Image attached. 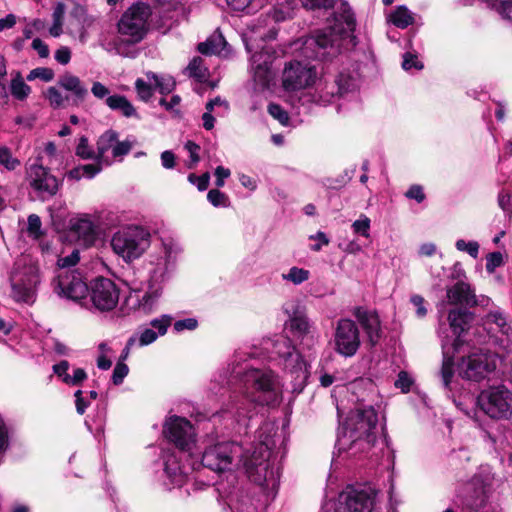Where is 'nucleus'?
<instances>
[{
	"label": "nucleus",
	"instance_id": "obj_1",
	"mask_svg": "<svg viewBox=\"0 0 512 512\" xmlns=\"http://www.w3.org/2000/svg\"><path fill=\"white\" fill-rule=\"evenodd\" d=\"M270 439L260 441L252 453L235 442H221L205 449L202 455V465L215 472L229 470L235 459H239L249 479L260 486L272 487L280 478L279 467L270 465Z\"/></svg>",
	"mask_w": 512,
	"mask_h": 512
},
{
	"label": "nucleus",
	"instance_id": "obj_2",
	"mask_svg": "<svg viewBox=\"0 0 512 512\" xmlns=\"http://www.w3.org/2000/svg\"><path fill=\"white\" fill-rule=\"evenodd\" d=\"M232 374L242 384V395L233 397L227 412L238 424L246 426V420L252 417L256 404L274 405L279 402L281 389L271 370L245 365L234 367Z\"/></svg>",
	"mask_w": 512,
	"mask_h": 512
},
{
	"label": "nucleus",
	"instance_id": "obj_3",
	"mask_svg": "<svg viewBox=\"0 0 512 512\" xmlns=\"http://www.w3.org/2000/svg\"><path fill=\"white\" fill-rule=\"evenodd\" d=\"M356 27L354 13L346 3L341 4L335 14L332 27L315 32L304 42L303 53L307 58L321 61L332 60L341 52L343 42L356 45L353 35Z\"/></svg>",
	"mask_w": 512,
	"mask_h": 512
},
{
	"label": "nucleus",
	"instance_id": "obj_4",
	"mask_svg": "<svg viewBox=\"0 0 512 512\" xmlns=\"http://www.w3.org/2000/svg\"><path fill=\"white\" fill-rule=\"evenodd\" d=\"M152 11L148 4L137 2L129 7L117 23L119 36L102 35L99 45L108 53L126 58H135L134 45L141 42L148 31V19Z\"/></svg>",
	"mask_w": 512,
	"mask_h": 512
},
{
	"label": "nucleus",
	"instance_id": "obj_5",
	"mask_svg": "<svg viewBox=\"0 0 512 512\" xmlns=\"http://www.w3.org/2000/svg\"><path fill=\"white\" fill-rule=\"evenodd\" d=\"M377 422V413L372 406L351 411L343 426L339 428L336 442L338 453L356 457L370 450L376 440Z\"/></svg>",
	"mask_w": 512,
	"mask_h": 512
},
{
	"label": "nucleus",
	"instance_id": "obj_6",
	"mask_svg": "<svg viewBox=\"0 0 512 512\" xmlns=\"http://www.w3.org/2000/svg\"><path fill=\"white\" fill-rule=\"evenodd\" d=\"M495 477L489 466H481L477 473L457 488L456 501L463 509L478 512L489 503Z\"/></svg>",
	"mask_w": 512,
	"mask_h": 512
},
{
	"label": "nucleus",
	"instance_id": "obj_7",
	"mask_svg": "<svg viewBox=\"0 0 512 512\" xmlns=\"http://www.w3.org/2000/svg\"><path fill=\"white\" fill-rule=\"evenodd\" d=\"M88 97V89L82 80L65 72L58 77L57 86H50L44 92V98L53 109H63L68 104L80 106Z\"/></svg>",
	"mask_w": 512,
	"mask_h": 512
},
{
	"label": "nucleus",
	"instance_id": "obj_8",
	"mask_svg": "<svg viewBox=\"0 0 512 512\" xmlns=\"http://www.w3.org/2000/svg\"><path fill=\"white\" fill-rule=\"evenodd\" d=\"M150 232L141 226H127L115 232L111 239L113 251L126 262L138 259L150 246Z\"/></svg>",
	"mask_w": 512,
	"mask_h": 512
},
{
	"label": "nucleus",
	"instance_id": "obj_9",
	"mask_svg": "<svg viewBox=\"0 0 512 512\" xmlns=\"http://www.w3.org/2000/svg\"><path fill=\"white\" fill-rule=\"evenodd\" d=\"M271 348V354L275 355L284 370L291 374L296 385L302 387L307 378V364L302 356L296 351L291 340L283 335H278L267 342V349Z\"/></svg>",
	"mask_w": 512,
	"mask_h": 512
},
{
	"label": "nucleus",
	"instance_id": "obj_10",
	"mask_svg": "<svg viewBox=\"0 0 512 512\" xmlns=\"http://www.w3.org/2000/svg\"><path fill=\"white\" fill-rule=\"evenodd\" d=\"M174 252L175 248L172 244L163 243L156 251L149 254L146 261L148 285L163 288V285L171 277L174 264Z\"/></svg>",
	"mask_w": 512,
	"mask_h": 512
},
{
	"label": "nucleus",
	"instance_id": "obj_11",
	"mask_svg": "<svg viewBox=\"0 0 512 512\" xmlns=\"http://www.w3.org/2000/svg\"><path fill=\"white\" fill-rule=\"evenodd\" d=\"M477 403L489 417L507 418L512 413V392L505 386H493L483 390Z\"/></svg>",
	"mask_w": 512,
	"mask_h": 512
},
{
	"label": "nucleus",
	"instance_id": "obj_12",
	"mask_svg": "<svg viewBox=\"0 0 512 512\" xmlns=\"http://www.w3.org/2000/svg\"><path fill=\"white\" fill-rule=\"evenodd\" d=\"M498 362L499 358L494 353H472L461 361L459 374L464 379L480 381L496 370Z\"/></svg>",
	"mask_w": 512,
	"mask_h": 512
},
{
	"label": "nucleus",
	"instance_id": "obj_13",
	"mask_svg": "<svg viewBox=\"0 0 512 512\" xmlns=\"http://www.w3.org/2000/svg\"><path fill=\"white\" fill-rule=\"evenodd\" d=\"M88 292L93 308L99 312L112 311L119 302L120 290L109 278H96L91 282Z\"/></svg>",
	"mask_w": 512,
	"mask_h": 512
},
{
	"label": "nucleus",
	"instance_id": "obj_14",
	"mask_svg": "<svg viewBox=\"0 0 512 512\" xmlns=\"http://www.w3.org/2000/svg\"><path fill=\"white\" fill-rule=\"evenodd\" d=\"M334 350L343 357L354 356L360 348L361 339L356 323L348 318L339 319L334 332Z\"/></svg>",
	"mask_w": 512,
	"mask_h": 512
},
{
	"label": "nucleus",
	"instance_id": "obj_15",
	"mask_svg": "<svg viewBox=\"0 0 512 512\" xmlns=\"http://www.w3.org/2000/svg\"><path fill=\"white\" fill-rule=\"evenodd\" d=\"M26 179L38 198L45 201L55 196L59 190V180L42 164L33 163L26 169Z\"/></svg>",
	"mask_w": 512,
	"mask_h": 512
},
{
	"label": "nucleus",
	"instance_id": "obj_16",
	"mask_svg": "<svg viewBox=\"0 0 512 512\" xmlns=\"http://www.w3.org/2000/svg\"><path fill=\"white\" fill-rule=\"evenodd\" d=\"M52 285L58 296L75 302L84 299L88 293V286L77 270L58 272Z\"/></svg>",
	"mask_w": 512,
	"mask_h": 512
},
{
	"label": "nucleus",
	"instance_id": "obj_17",
	"mask_svg": "<svg viewBox=\"0 0 512 512\" xmlns=\"http://www.w3.org/2000/svg\"><path fill=\"white\" fill-rule=\"evenodd\" d=\"M316 78V68L310 63L291 61L284 67L282 85L287 91L300 90L311 86Z\"/></svg>",
	"mask_w": 512,
	"mask_h": 512
},
{
	"label": "nucleus",
	"instance_id": "obj_18",
	"mask_svg": "<svg viewBox=\"0 0 512 512\" xmlns=\"http://www.w3.org/2000/svg\"><path fill=\"white\" fill-rule=\"evenodd\" d=\"M376 495L372 488H348L340 494L336 512H373Z\"/></svg>",
	"mask_w": 512,
	"mask_h": 512
},
{
	"label": "nucleus",
	"instance_id": "obj_19",
	"mask_svg": "<svg viewBox=\"0 0 512 512\" xmlns=\"http://www.w3.org/2000/svg\"><path fill=\"white\" fill-rule=\"evenodd\" d=\"M163 433L182 451H189L194 444V428L186 418L169 417L164 424Z\"/></svg>",
	"mask_w": 512,
	"mask_h": 512
},
{
	"label": "nucleus",
	"instance_id": "obj_20",
	"mask_svg": "<svg viewBox=\"0 0 512 512\" xmlns=\"http://www.w3.org/2000/svg\"><path fill=\"white\" fill-rule=\"evenodd\" d=\"M356 87V77L349 72H341L330 86L325 87V91H321V94L317 99L310 93H303L299 98V101L302 105L311 101L326 105L331 102L335 95L343 96L344 94L353 91Z\"/></svg>",
	"mask_w": 512,
	"mask_h": 512
},
{
	"label": "nucleus",
	"instance_id": "obj_21",
	"mask_svg": "<svg viewBox=\"0 0 512 512\" xmlns=\"http://www.w3.org/2000/svg\"><path fill=\"white\" fill-rule=\"evenodd\" d=\"M287 325L303 348L310 350L315 346L318 341V334L303 309L296 307L292 314H289Z\"/></svg>",
	"mask_w": 512,
	"mask_h": 512
},
{
	"label": "nucleus",
	"instance_id": "obj_22",
	"mask_svg": "<svg viewBox=\"0 0 512 512\" xmlns=\"http://www.w3.org/2000/svg\"><path fill=\"white\" fill-rule=\"evenodd\" d=\"M352 314L365 333L367 343L375 347L383 336L381 321L378 313L362 306L354 307Z\"/></svg>",
	"mask_w": 512,
	"mask_h": 512
},
{
	"label": "nucleus",
	"instance_id": "obj_23",
	"mask_svg": "<svg viewBox=\"0 0 512 512\" xmlns=\"http://www.w3.org/2000/svg\"><path fill=\"white\" fill-rule=\"evenodd\" d=\"M275 59V52L271 48H264L256 52L251 58V70L256 85L266 88L274 77L272 64Z\"/></svg>",
	"mask_w": 512,
	"mask_h": 512
},
{
	"label": "nucleus",
	"instance_id": "obj_24",
	"mask_svg": "<svg viewBox=\"0 0 512 512\" xmlns=\"http://www.w3.org/2000/svg\"><path fill=\"white\" fill-rule=\"evenodd\" d=\"M472 320L473 315L467 310L453 309L449 312L448 321L450 329L456 336L451 344L453 351L457 352L459 350V347L462 344L461 335L469 328Z\"/></svg>",
	"mask_w": 512,
	"mask_h": 512
},
{
	"label": "nucleus",
	"instance_id": "obj_25",
	"mask_svg": "<svg viewBox=\"0 0 512 512\" xmlns=\"http://www.w3.org/2000/svg\"><path fill=\"white\" fill-rule=\"evenodd\" d=\"M447 298L451 304L473 306L477 303L475 293L470 285L462 281L447 289Z\"/></svg>",
	"mask_w": 512,
	"mask_h": 512
},
{
	"label": "nucleus",
	"instance_id": "obj_26",
	"mask_svg": "<svg viewBox=\"0 0 512 512\" xmlns=\"http://www.w3.org/2000/svg\"><path fill=\"white\" fill-rule=\"evenodd\" d=\"M164 474L169 480L166 485L181 486L185 482V472L174 453H166L164 455Z\"/></svg>",
	"mask_w": 512,
	"mask_h": 512
},
{
	"label": "nucleus",
	"instance_id": "obj_27",
	"mask_svg": "<svg viewBox=\"0 0 512 512\" xmlns=\"http://www.w3.org/2000/svg\"><path fill=\"white\" fill-rule=\"evenodd\" d=\"M118 141V133L114 130L105 131L97 140V160L106 166L111 165L110 155Z\"/></svg>",
	"mask_w": 512,
	"mask_h": 512
},
{
	"label": "nucleus",
	"instance_id": "obj_28",
	"mask_svg": "<svg viewBox=\"0 0 512 512\" xmlns=\"http://www.w3.org/2000/svg\"><path fill=\"white\" fill-rule=\"evenodd\" d=\"M162 292V287H152V285H148L147 291L141 297H138L134 308L144 314L154 312L158 306Z\"/></svg>",
	"mask_w": 512,
	"mask_h": 512
},
{
	"label": "nucleus",
	"instance_id": "obj_29",
	"mask_svg": "<svg viewBox=\"0 0 512 512\" xmlns=\"http://www.w3.org/2000/svg\"><path fill=\"white\" fill-rule=\"evenodd\" d=\"M105 103L111 110L120 112L124 117L138 116L133 104L123 95H111L106 98Z\"/></svg>",
	"mask_w": 512,
	"mask_h": 512
},
{
	"label": "nucleus",
	"instance_id": "obj_30",
	"mask_svg": "<svg viewBox=\"0 0 512 512\" xmlns=\"http://www.w3.org/2000/svg\"><path fill=\"white\" fill-rule=\"evenodd\" d=\"M12 281L26 287L30 286V288L36 291L37 285L40 282L39 269L35 265L25 266L22 271L15 274Z\"/></svg>",
	"mask_w": 512,
	"mask_h": 512
},
{
	"label": "nucleus",
	"instance_id": "obj_31",
	"mask_svg": "<svg viewBox=\"0 0 512 512\" xmlns=\"http://www.w3.org/2000/svg\"><path fill=\"white\" fill-rule=\"evenodd\" d=\"M71 228L85 241H92L95 237V225L88 215L75 219L71 224Z\"/></svg>",
	"mask_w": 512,
	"mask_h": 512
},
{
	"label": "nucleus",
	"instance_id": "obj_32",
	"mask_svg": "<svg viewBox=\"0 0 512 512\" xmlns=\"http://www.w3.org/2000/svg\"><path fill=\"white\" fill-rule=\"evenodd\" d=\"M10 93L16 100L19 101L26 100L31 93V87L25 83L19 71L12 73Z\"/></svg>",
	"mask_w": 512,
	"mask_h": 512
},
{
	"label": "nucleus",
	"instance_id": "obj_33",
	"mask_svg": "<svg viewBox=\"0 0 512 512\" xmlns=\"http://www.w3.org/2000/svg\"><path fill=\"white\" fill-rule=\"evenodd\" d=\"M145 75L149 82H153L155 89L163 95L171 93L175 88V81L171 76H162L151 71L146 72Z\"/></svg>",
	"mask_w": 512,
	"mask_h": 512
},
{
	"label": "nucleus",
	"instance_id": "obj_34",
	"mask_svg": "<svg viewBox=\"0 0 512 512\" xmlns=\"http://www.w3.org/2000/svg\"><path fill=\"white\" fill-rule=\"evenodd\" d=\"M448 344V341H443V363L440 373L444 387L450 389L451 380L454 375V363L452 357L448 355Z\"/></svg>",
	"mask_w": 512,
	"mask_h": 512
},
{
	"label": "nucleus",
	"instance_id": "obj_35",
	"mask_svg": "<svg viewBox=\"0 0 512 512\" xmlns=\"http://www.w3.org/2000/svg\"><path fill=\"white\" fill-rule=\"evenodd\" d=\"M296 7L297 0H284L274 6L272 18L276 22L285 21L286 19L293 17Z\"/></svg>",
	"mask_w": 512,
	"mask_h": 512
},
{
	"label": "nucleus",
	"instance_id": "obj_36",
	"mask_svg": "<svg viewBox=\"0 0 512 512\" xmlns=\"http://www.w3.org/2000/svg\"><path fill=\"white\" fill-rule=\"evenodd\" d=\"M390 21L398 28L404 29L414 21L412 12L405 6H398L390 15Z\"/></svg>",
	"mask_w": 512,
	"mask_h": 512
},
{
	"label": "nucleus",
	"instance_id": "obj_37",
	"mask_svg": "<svg viewBox=\"0 0 512 512\" xmlns=\"http://www.w3.org/2000/svg\"><path fill=\"white\" fill-rule=\"evenodd\" d=\"M225 43V39L222 35L214 36L200 43L198 45V51L204 55L220 54Z\"/></svg>",
	"mask_w": 512,
	"mask_h": 512
},
{
	"label": "nucleus",
	"instance_id": "obj_38",
	"mask_svg": "<svg viewBox=\"0 0 512 512\" xmlns=\"http://www.w3.org/2000/svg\"><path fill=\"white\" fill-rule=\"evenodd\" d=\"M12 296L18 302L31 304L35 301L36 291L12 281Z\"/></svg>",
	"mask_w": 512,
	"mask_h": 512
},
{
	"label": "nucleus",
	"instance_id": "obj_39",
	"mask_svg": "<svg viewBox=\"0 0 512 512\" xmlns=\"http://www.w3.org/2000/svg\"><path fill=\"white\" fill-rule=\"evenodd\" d=\"M281 276L284 281L291 282L294 285H301L310 278V271L293 266Z\"/></svg>",
	"mask_w": 512,
	"mask_h": 512
},
{
	"label": "nucleus",
	"instance_id": "obj_40",
	"mask_svg": "<svg viewBox=\"0 0 512 512\" xmlns=\"http://www.w3.org/2000/svg\"><path fill=\"white\" fill-rule=\"evenodd\" d=\"M227 4L235 11H247L254 13L263 5V0H226Z\"/></svg>",
	"mask_w": 512,
	"mask_h": 512
},
{
	"label": "nucleus",
	"instance_id": "obj_41",
	"mask_svg": "<svg viewBox=\"0 0 512 512\" xmlns=\"http://www.w3.org/2000/svg\"><path fill=\"white\" fill-rule=\"evenodd\" d=\"M189 75L198 81H204L208 76V70L201 57H194L187 67Z\"/></svg>",
	"mask_w": 512,
	"mask_h": 512
},
{
	"label": "nucleus",
	"instance_id": "obj_42",
	"mask_svg": "<svg viewBox=\"0 0 512 512\" xmlns=\"http://www.w3.org/2000/svg\"><path fill=\"white\" fill-rule=\"evenodd\" d=\"M503 18L512 20V0H483Z\"/></svg>",
	"mask_w": 512,
	"mask_h": 512
},
{
	"label": "nucleus",
	"instance_id": "obj_43",
	"mask_svg": "<svg viewBox=\"0 0 512 512\" xmlns=\"http://www.w3.org/2000/svg\"><path fill=\"white\" fill-rule=\"evenodd\" d=\"M487 322L495 323L503 334L509 335L511 331L510 325L507 323L505 314L500 310L490 311L486 315Z\"/></svg>",
	"mask_w": 512,
	"mask_h": 512
},
{
	"label": "nucleus",
	"instance_id": "obj_44",
	"mask_svg": "<svg viewBox=\"0 0 512 512\" xmlns=\"http://www.w3.org/2000/svg\"><path fill=\"white\" fill-rule=\"evenodd\" d=\"M75 153L78 157L88 160L95 159L97 160V151L95 152L93 148H91L88 144V139L85 136H82L79 139V143L76 146Z\"/></svg>",
	"mask_w": 512,
	"mask_h": 512
},
{
	"label": "nucleus",
	"instance_id": "obj_45",
	"mask_svg": "<svg viewBox=\"0 0 512 512\" xmlns=\"http://www.w3.org/2000/svg\"><path fill=\"white\" fill-rule=\"evenodd\" d=\"M153 82H146L141 78L135 81V89L140 100L147 102L151 99L155 87L152 86Z\"/></svg>",
	"mask_w": 512,
	"mask_h": 512
},
{
	"label": "nucleus",
	"instance_id": "obj_46",
	"mask_svg": "<svg viewBox=\"0 0 512 512\" xmlns=\"http://www.w3.org/2000/svg\"><path fill=\"white\" fill-rule=\"evenodd\" d=\"M370 226H371V221L370 219L362 214L359 219L355 220L353 223H352V230L355 234H358V235H361L365 238H369L370 237Z\"/></svg>",
	"mask_w": 512,
	"mask_h": 512
},
{
	"label": "nucleus",
	"instance_id": "obj_47",
	"mask_svg": "<svg viewBox=\"0 0 512 512\" xmlns=\"http://www.w3.org/2000/svg\"><path fill=\"white\" fill-rule=\"evenodd\" d=\"M0 164L3 165L7 170L12 171L20 165V161L13 157L9 148L2 146L0 147Z\"/></svg>",
	"mask_w": 512,
	"mask_h": 512
},
{
	"label": "nucleus",
	"instance_id": "obj_48",
	"mask_svg": "<svg viewBox=\"0 0 512 512\" xmlns=\"http://www.w3.org/2000/svg\"><path fill=\"white\" fill-rule=\"evenodd\" d=\"M207 199L214 207H228L230 205L228 196L218 189L210 190Z\"/></svg>",
	"mask_w": 512,
	"mask_h": 512
},
{
	"label": "nucleus",
	"instance_id": "obj_49",
	"mask_svg": "<svg viewBox=\"0 0 512 512\" xmlns=\"http://www.w3.org/2000/svg\"><path fill=\"white\" fill-rule=\"evenodd\" d=\"M41 226V219L38 215L31 214L28 216L27 232L30 237H32L33 239H40L43 235Z\"/></svg>",
	"mask_w": 512,
	"mask_h": 512
},
{
	"label": "nucleus",
	"instance_id": "obj_50",
	"mask_svg": "<svg viewBox=\"0 0 512 512\" xmlns=\"http://www.w3.org/2000/svg\"><path fill=\"white\" fill-rule=\"evenodd\" d=\"M54 71L48 67H39L31 70L27 75V80L41 79L42 81L49 82L54 79Z\"/></svg>",
	"mask_w": 512,
	"mask_h": 512
},
{
	"label": "nucleus",
	"instance_id": "obj_51",
	"mask_svg": "<svg viewBox=\"0 0 512 512\" xmlns=\"http://www.w3.org/2000/svg\"><path fill=\"white\" fill-rule=\"evenodd\" d=\"M172 317L167 314L161 315L159 318H155L150 322V325L152 326L151 329H156L158 336H163L166 334L168 327L172 323Z\"/></svg>",
	"mask_w": 512,
	"mask_h": 512
},
{
	"label": "nucleus",
	"instance_id": "obj_52",
	"mask_svg": "<svg viewBox=\"0 0 512 512\" xmlns=\"http://www.w3.org/2000/svg\"><path fill=\"white\" fill-rule=\"evenodd\" d=\"M133 143L131 141L124 140V141H117L112 154L110 155L111 164L115 159H121L123 156L127 155L130 150L132 149Z\"/></svg>",
	"mask_w": 512,
	"mask_h": 512
},
{
	"label": "nucleus",
	"instance_id": "obj_53",
	"mask_svg": "<svg viewBox=\"0 0 512 512\" xmlns=\"http://www.w3.org/2000/svg\"><path fill=\"white\" fill-rule=\"evenodd\" d=\"M457 250L467 252L471 257L476 259L479 253V244L475 241L466 242L463 239H459L455 244Z\"/></svg>",
	"mask_w": 512,
	"mask_h": 512
},
{
	"label": "nucleus",
	"instance_id": "obj_54",
	"mask_svg": "<svg viewBox=\"0 0 512 512\" xmlns=\"http://www.w3.org/2000/svg\"><path fill=\"white\" fill-rule=\"evenodd\" d=\"M79 251L74 250L70 255L61 257L58 259L59 271L70 270L71 267L75 266L79 262Z\"/></svg>",
	"mask_w": 512,
	"mask_h": 512
},
{
	"label": "nucleus",
	"instance_id": "obj_55",
	"mask_svg": "<svg viewBox=\"0 0 512 512\" xmlns=\"http://www.w3.org/2000/svg\"><path fill=\"white\" fill-rule=\"evenodd\" d=\"M269 114L277 119L281 124L287 125L289 122L288 113L278 104L271 103L268 106Z\"/></svg>",
	"mask_w": 512,
	"mask_h": 512
},
{
	"label": "nucleus",
	"instance_id": "obj_56",
	"mask_svg": "<svg viewBox=\"0 0 512 512\" xmlns=\"http://www.w3.org/2000/svg\"><path fill=\"white\" fill-rule=\"evenodd\" d=\"M129 372V369H128V366L126 364H124L123 362L119 361L114 370H113V374H112V381L115 385H120L124 378L127 376Z\"/></svg>",
	"mask_w": 512,
	"mask_h": 512
},
{
	"label": "nucleus",
	"instance_id": "obj_57",
	"mask_svg": "<svg viewBox=\"0 0 512 512\" xmlns=\"http://www.w3.org/2000/svg\"><path fill=\"white\" fill-rule=\"evenodd\" d=\"M503 264V256L500 252H493L488 254L486 259V270L493 273L497 267Z\"/></svg>",
	"mask_w": 512,
	"mask_h": 512
},
{
	"label": "nucleus",
	"instance_id": "obj_58",
	"mask_svg": "<svg viewBox=\"0 0 512 512\" xmlns=\"http://www.w3.org/2000/svg\"><path fill=\"white\" fill-rule=\"evenodd\" d=\"M96 161L97 163L95 164L80 165L84 178L92 179L102 170V165L104 164L100 163L98 160Z\"/></svg>",
	"mask_w": 512,
	"mask_h": 512
},
{
	"label": "nucleus",
	"instance_id": "obj_59",
	"mask_svg": "<svg viewBox=\"0 0 512 512\" xmlns=\"http://www.w3.org/2000/svg\"><path fill=\"white\" fill-rule=\"evenodd\" d=\"M197 326L198 321L195 318H186L176 321L173 328L176 332H182L184 330H195Z\"/></svg>",
	"mask_w": 512,
	"mask_h": 512
},
{
	"label": "nucleus",
	"instance_id": "obj_60",
	"mask_svg": "<svg viewBox=\"0 0 512 512\" xmlns=\"http://www.w3.org/2000/svg\"><path fill=\"white\" fill-rule=\"evenodd\" d=\"M87 378V374L84 369L77 368L74 370L73 375L65 376L64 383L67 385H78Z\"/></svg>",
	"mask_w": 512,
	"mask_h": 512
},
{
	"label": "nucleus",
	"instance_id": "obj_61",
	"mask_svg": "<svg viewBox=\"0 0 512 512\" xmlns=\"http://www.w3.org/2000/svg\"><path fill=\"white\" fill-rule=\"evenodd\" d=\"M188 180L191 183L195 184L200 191H204L209 186L210 175H209V173H204L200 176H196L195 174H190L188 176Z\"/></svg>",
	"mask_w": 512,
	"mask_h": 512
},
{
	"label": "nucleus",
	"instance_id": "obj_62",
	"mask_svg": "<svg viewBox=\"0 0 512 512\" xmlns=\"http://www.w3.org/2000/svg\"><path fill=\"white\" fill-rule=\"evenodd\" d=\"M91 93L93 94V96L97 99H105L110 95V90L108 89V87H106L103 83L99 82V81H95L92 83V86H91Z\"/></svg>",
	"mask_w": 512,
	"mask_h": 512
},
{
	"label": "nucleus",
	"instance_id": "obj_63",
	"mask_svg": "<svg viewBox=\"0 0 512 512\" xmlns=\"http://www.w3.org/2000/svg\"><path fill=\"white\" fill-rule=\"evenodd\" d=\"M405 196L409 199H414L418 203H421L425 200V193L423 191V187L418 184L411 185L409 189L406 191Z\"/></svg>",
	"mask_w": 512,
	"mask_h": 512
},
{
	"label": "nucleus",
	"instance_id": "obj_64",
	"mask_svg": "<svg viewBox=\"0 0 512 512\" xmlns=\"http://www.w3.org/2000/svg\"><path fill=\"white\" fill-rule=\"evenodd\" d=\"M157 338H158V334L156 333L155 330H153L151 328H146L139 335V338H138L139 346L149 345V344L153 343L154 341H156Z\"/></svg>",
	"mask_w": 512,
	"mask_h": 512
}]
</instances>
